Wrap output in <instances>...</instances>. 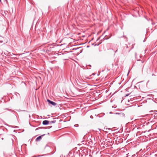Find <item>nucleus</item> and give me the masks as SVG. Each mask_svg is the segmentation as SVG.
<instances>
[{
  "mask_svg": "<svg viewBox=\"0 0 157 157\" xmlns=\"http://www.w3.org/2000/svg\"><path fill=\"white\" fill-rule=\"evenodd\" d=\"M44 135H43L42 136H43ZM42 136H40L37 137L36 139V141H40L41 139Z\"/></svg>",
  "mask_w": 157,
  "mask_h": 157,
  "instance_id": "7ed1b4c3",
  "label": "nucleus"
},
{
  "mask_svg": "<svg viewBox=\"0 0 157 157\" xmlns=\"http://www.w3.org/2000/svg\"><path fill=\"white\" fill-rule=\"evenodd\" d=\"M47 101L49 103L53 105H56L57 104L56 103L53 101H52L49 99L47 100Z\"/></svg>",
  "mask_w": 157,
  "mask_h": 157,
  "instance_id": "f257e3e1",
  "label": "nucleus"
},
{
  "mask_svg": "<svg viewBox=\"0 0 157 157\" xmlns=\"http://www.w3.org/2000/svg\"><path fill=\"white\" fill-rule=\"evenodd\" d=\"M144 62V61H140L139 62V63L140 64H142V63H143Z\"/></svg>",
  "mask_w": 157,
  "mask_h": 157,
  "instance_id": "423d86ee",
  "label": "nucleus"
},
{
  "mask_svg": "<svg viewBox=\"0 0 157 157\" xmlns=\"http://www.w3.org/2000/svg\"><path fill=\"white\" fill-rule=\"evenodd\" d=\"M75 125H76V124L74 126H75Z\"/></svg>",
  "mask_w": 157,
  "mask_h": 157,
  "instance_id": "9b49d317",
  "label": "nucleus"
},
{
  "mask_svg": "<svg viewBox=\"0 0 157 157\" xmlns=\"http://www.w3.org/2000/svg\"><path fill=\"white\" fill-rule=\"evenodd\" d=\"M117 51V49L115 52V53H116Z\"/></svg>",
  "mask_w": 157,
  "mask_h": 157,
  "instance_id": "1a4fd4ad",
  "label": "nucleus"
},
{
  "mask_svg": "<svg viewBox=\"0 0 157 157\" xmlns=\"http://www.w3.org/2000/svg\"><path fill=\"white\" fill-rule=\"evenodd\" d=\"M49 121L45 120L43 121L42 123L44 125H47L49 124Z\"/></svg>",
  "mask_w": 157,
  "mask_h": 157,
  "instance_id": "f03ea898",
  "label": "nucleus"
},
{
  "mask_svg": "<svg viewBox=\"0 0 157 157\" xmlns=\"http://www.w3.org/2000/svg\"><path fill=\"white\" fill-rule=\"evenodd\" d=\"M56 122V121H49V122L50 123V124L51 123H55Z\"/></svg>",
  "mask_w": 157,
  "mask_h": 157,
  "instance_id": "39448f33",
  "label": "nucleus"
},
{
  "mask_svg": "<svg viewBox=\"0 0 157 157\" xmlns=\"http://www.w3.org/2000/svg\"><path fill=\"white\" fill-rule=\"evenodd\" d=\"M75 125H76V124L74 126H75Z\"/></svg>",
  "mask_w": 157,
  "mask_h": 157,
  "instance_id": "f8f14e48",
  "label": "nucleus"
},
{
  "mask_svg": "<svg viewBox=\"0 0 157 157\" xmlns=\"http://www.w3.org/2000/svg\"><path fill=\"white\" fill-rule=\"evenodd\" d=\"M2 140H3V138H2Z\"/></svg>",
  "mask_w": 157,
  "mask_h": 157,
  "instance_id": "9d476101",
  "label": "nucleus"
},
{
  "mask_svg": "<svg viewBox=\"0 0 157 157\" xmlns=\"http://www.w3.org/2000/svg\"><path fill=\"white\" fill-rule=\"evenodd\" d=\"M116 114H118L119 115L120 117H123L124 116V114L122 113H116Z\"/></svg>",
  "mask_w": 157,
  "mask_h": 157,
  "instance_id": "20e7f679",
  "label": "nucleus"
},
{
  "mask_svg": "<svg viewBox=\"0 0 157 157\" xmlns=\"http://www.w3.org/2000/svg\"><path fill=\"white\" fill-rule=\"evenodd\" d=\"M90 117L91 118H93V116H90Z\"/></svg>",
  "mask_w": 157,
  "mask_h": 157,
  "instance_id": "0eeeda50",
  "label": "nucleus"
},
{
  "mask_svg": "<svg viewBox=\"0 0 157 157\" xmlns=\"http://www.w3.org/2000/svg\"><path fill=\"white\" fill-rule=\"evenodd\" d=\"M5 110H9L10 109H7V108H6L5 109Z\"/></svg>",
  "mask_w": 157,
  "mask_h": 157,
  "instance_id": "6e6552de",
  "label": "nucleus"
},
{
  "mask_svg": "<svg viewBox=\"0 0 157 157\" xmlns=\"http://www.w3.org/2000/svg\"><path fill=\"white\" fill-rule=\"evenodd\" d=\"M75 125H76V124L74 126H75Z\"/></svg>",
  "mask_w": 157,
  "mask_h": 157,
  "instance_id": "ddd939ff",
  "label": "nucleus"
},
{
  "mask_svg": "<svg viewBox=\"0 0 157 157\" xmlns=\"http://www.w3.org/2000/svg\"><path fill=\"white\" fill-rule=\"evenodd\" d=\"M1 2V0H0V2Z\"/></svg>",
  "mask_w": 157,
  "mask_h": 157,
  "instance_id": "4468645a",
  "label": "nucleus"
}]
</instances>
